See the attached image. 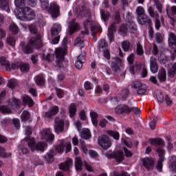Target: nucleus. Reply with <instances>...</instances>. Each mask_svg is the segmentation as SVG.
<instances>
[{
  "label": "nucleus",
  "mask_w": 176,
  "mask_h": 176,
  "mask_svg": "<svg viewBox=\"0 0 176 176\" xmlns=\"http://www.w3.org/2000/svg\"><path fill=\"white\" fill-rule=\"evenodd\" d=\"M136 53L138 56H142V54H144V50L142 49V45H141L140 42L137 43Z\"/></svg>",
  "instance_id": "6e6d98bb"
},
{
  "label": "nucleus",
  "mask_w": 176,
  "mask_h": 176,
  "mask_svg": "<svg viewBox=\"0 0 176 176\" xmlns=\"http://www.w3.org/2000/svg\"><path fill=\"white\" fill-rule=\"evenodd\" d=\"M168 44L171 49H176V35L170 32L168 35Z\"/></svg>",
  "instance_id": "412c9836"
},
{
  "label": "nucleus",
  "mask_w": 176,
  "mask_h": 176,
  "mask_svg": "<svg viewBox=\"0 0 176 176\" xmlns=\"http://www.w3.org/2000/svg\"><path fill=\"white\" fill-rule=\"evenodd\" d=\"M106 134L109 137H112L116 141H119V139L120 138V134L118 131L107 130Z\"/></svg>",
  "instance_id": "bb28decb"
},
{
  "label": "nucleus",
  "mask_w": 176,
  "mask_h": 176,
  "mask_svg": "<svg viewBox=\"0 0 176 176\" xmlns=\"http://www.w3.org/2000/svg\"><path fill=\"white\" fill-rule=\"evenodd\" d=\"M14 4L19 10L15 11L17 19L23 21H31L35 19V12L30 7H25V0H15Z\"/></svg>",
  "instance_id": "f257e3e1"
},
{
  "label": "nucleus",
  "mask_w": 176,
  "mask_h": 176,
  "mask_svg": "<svg viewBox=\"0 0 176 176\" xmlns=\"http://www.w3.org/2000/svg\"><path fill=\"white\" fill-rule=\"evenodd\" d=\"M103 53V56L106 60H111V52H109V48L102 50Z\"/></svg>",
  "instance_id": "bf43d9fd"
},
{
  "label": "nucleus",
  "mask_w": 176,
  "mask_h": 176,
  "mask_svg": "<svg viewBox=\"0 0 176 176\" xmlns=\"http://www.w3.org/2000/svg\"><path fill=\"white\" fill-rule=\"evenodd\" d=\"M98 49L99 50L102 51L108 49V43L105 39H101L98 43Z\"/></svg>",
  "instance_id": "a19ab883"
},
{
  "label": "nucleus",
  "mask_w": 176,
  "mask_h": 176,
  "mask_svg": "<svg viewBox=\"0 0 176 176\" xmlns=\"http://www.w3.org/2000/svg\"><path fill=\"white\" fill-rule=\"evenodd\" d=\"M11 122L10 118H4L1 121V124L3 127H8V126H10Z\"/></svg>",
  "instance_id": "4d7b16f0"
},
{
  "label": "nucleus",
  "mask_w": 176,
  "mask_h": 176,
  "mask_svg": "<svg viewBox=\"0 0 176 176\" xmlns=\"http://www.w3.org/2000/svg\"><path fill=\"white\" fill-rule=\"evenodd\" d=\"M65 53H67V50L64 48L58 47L55 50V54L56 60L55 63L58 68H63L64 65V60L65 58Z\"/></svg>",
  "instance_id": "39448f33"
},
{
  "label": "nucleus",
  "mask_w": 176,
  "mask_h": 176,
  "mask_svg": "<svg viewBox=\"0 0 176 176\" xmlns=\"http://www.w3.org/2000/svg\"><path fill=\"white\" fill-rule=\"evenodd\" d=\"M142 166L148 170V171H152L155 168V160L151 157H146L141 160Z\"/></svg>",
  "instance_id": "9d476101"
},
{
  "label": "nucleus",
  "mask_w": 176,
  "mask_h": 176,
  "mask_svg": "<svg viewBox=\"0 0 176 176\" xmlns=\"http://www.w3.org/2000/svg\"><path fill=\"white\" fill-rule=\"evenodd\" d=\"M147 12L150 16V17H151V19H159L160 15H159V12L157 11H155V9L153 8V7L151 6L148 7L147 9Z\"/></svg>",
  "instance_id": "cd10ccee"
},
{
  "label": "nucleus",
  "mask_w": 176,
  "mask_h": 176,
  "mask_svg": "<svg viewBox=\"0 0 176 176\" xmlns=\"http://www.w3.org/2000/svg\"><path fill=\"white\" fill-rule=\"evenodd\" d=\"M83 166V162L82 159L79 157L76 158L75 167L77 171H82V166Z\"/></svg>",
  "instance_id": "58836bf2"
},
{
  "label": "nucleus",
  "mask_w": 176,
  "mask_h": 176,
  "mask_svg": "<svg viewBox=\"0 0 176 176\" xmlns=\"http://www.w3.org/2000/svg\"><path fill=\"white\" fill-rule=\"evenodd\" d=\"M23 102L25 104V105H28V107H34V100L28 96H23Z\"/></svg>",
  "instance_id": "e433bc0d"
},
{
  "label": "nucleus",
  "mask_w": 176,
  "mask_h": 176,
  "mask_svg": "<svg viewBox=\"0 0 176 176\" xmlns=\"http://www.w3.org/2000/svg\"><path fill=\"white\" fill-rule=\"evenodd\" d=\"M7 43L10 46H14V45H16V39L12 36H8L7 38Z\"/></svg>",
  "instance_id": "69168bd1"
},
{
  "label": "nucleus",
  "mask_w": 176,
  "mask_h": 176,
  "mask_svg": "<svg viewBox=\"0 0 176 176\" xmlns=\"http://www.w3.org/2000/svg\"><path fill=\"white\" fill-rule=\"evenodd\" d=\"M156 97L158 102H164V96L163 95V93H162V91H157Z\"/></svg>",
  "instance_id": "13d9d810"
},
{
  "label": "nucleus",
  "mask_w": 176,
  "mask_h": 176,
  "mask_svg": "<svg viewBox=\"0 0 176 176\" xmlns=\"http://www.w3.org/2000/svg\"><path fill=\"white\" fill-rule=\"evenodd\" d=\"M41 8L43 9H47L49 6V0H40Z\"/></svg>",
  "instance_id": "774afa93"
},
{
  "label": "nucleus",
  "mask_w": 176,
  "mask_h": 176,
  "mask_svg": "<svg viewBox=\"0 0 176 176\" xmlns=\"http://www.w3.org/2000/svg\"><path fill=\"white\" fill-rule=\"evenodd\" d=\"M158 79L160 83H163V82H166L167 79V73L166 72V69H164V67H162L161 69V72L158 74Z\"/></svg>",
  "instance_id": "c85d7f7f"
},
{
  "label": "nucleus",
  "mask_w": 176,
  "mask_h": 176,
  "mask_svg": "<svg viewBox=\"0 0 176 176\" xmlns=\"http://www.w3.org/2000/svg\"><path fill=\"white\" fill-rule=\"evenodd\" d=\"M98 144L100 148H102V149H104L105 151L109 149V147L112 146L111 138L107 135H101L100 136H98Z\"/></svg>",
  "instance_id": "0eeeda50"
},
{
  "label": "nucleus",
  "mask_w": 176,
  "mask_h": 176,
  "mask_svg": "<svg viewBox=\"0 0 176 176\" xmlns=\"http://www.w3.org/2000/svg\"><path fill=\"white\" fill-rule=\"evenodd\" d=\"M139 24L141 25H153V22H152V19L149 18L148 15L146 14L144 15H142L139 19Z\"/></svg>",
  "instance_id": "f3484780"
},
{
  "label": "nucleus",
  "mask_w": 176,
  "mask_h": 176,
  "mask_svg": "<svg viewBox=\"0 0 176 176\" xmlns=\"http://www.w3.org/2000/svg\"><path fill=\"white\" fill-rule=\"evenodd\" d=\"M16 86L17 80H16V79H10V80H8V87L13 90V89H14Z\"/></svg>",
  "instance_id": "09e8293b"
},
{
  "label": "nucleus",
  "mask_w": 176,
  "mask_h": 176,
  "mask_svg": "<svg viewBox=\"0 0 176 176\" xmlns=\"http://www.w3.org/2000/svg\"><path fill=\"white\" fill-rule=\"evenodd\" d=\"M94 24H96L94 21H90L89 19H87L85 21H84L83 25H84L85 31L81 32L80 36H82V35L89 34V30H91Z\"/></svg>",
  "instance_id": "dca6fc26"
},
{
  "label": "nucleus",
  "mask_w": 176,
  "mask_h": 176,
  "mask_svg": "<svg viewBox=\"0 0 176 176\" xmlns=\"http://www.w3.org/2000/svg\"><path fill=\"white\" fill-rule=\"evenodd\" d=\"M25 127V134L26 137L25 138V140L28 144H29V141H31V140H35L34 138H31V135L32 134V127L31 126H26Z\"/></svg>",
  "instance_id": "b1692460"
},
{
  "label": "nucleus",
  "mask_w": 176,
  "mask_h": 176,
  "mask_svg": "<svg viewBox=\"0 0 176 176\" xmlns=\"http://www.w3.org/2000/svg\"><path fill=\"white\" fill-rule=\"evenodd\" d=\"M91 31L92 32V35H96V34H97V32H101V31H102V30L101 29V26H100L98 25H96V23H95L92 26Z\"/></svg>",
  "instance_id": "a18cd8bd"
},
{
  "label": "nucleus",
  "mask_w": 176,
  "mask_h": 176,
  "mask_svg": "<svg viewBox=\"0 0 176 176\" xmlns=\"http://www.w3.org/2000/svg\"><path fill=\"white\" fill-rule=\"evenodd\" d=\"M79 28V23H75V20H73L69 28V34H70V35H72V34H74V32H76V31H78Z\"/></svg>",
  "instance_id": "a878e982"
},
{
  "label": "nucleus",
  "mask_w": 176,
  "mask_h": 176,
  "mask_svg": "<svg viewBox=\"0 0 176 176\" xmlns=\"http://www.w3.org/2000/svg\"><path fill=\"white\" fill-rule=\"evenodd\" d=\"M0 112L4 115H9L12 113V109L5 105L0 106Z\"/></svg>",
  "instance_id": "79ce46f5"
},
{
  "label": "nucleus",
  "mask_w": 176,
  "mask_h": 176,
  "mask_svg": "<svg viewBox=\"0 0 176 176\" xmlns=\"http://www.w3.org/2000/svg\"><path fill=\"white\" fill-rule=\"evenodd\" d=\"M150 69L153 74H156L159 71L157 60L155 56H151L150 58Z\"/></svg>",
  "instance_id": "6ab92c4d"
},
{
  "label": "nucleus",
  "mask_w": 176,
  "mask_h": 176,
  "mask_svg": "<svg viewBox=\"0 0 176 176\" xmlns=\"http://www.w3.org/2000/svg\"><path fill=\"white\" fill-rule=\"evenodd\" d=\"M12 105L16 107V108H20L21 105V100L20 99L14 98L12 101Z\"/></svg>",
  "instance_id": "052dcab7"
},
{
  "label": "nucleus",
  "mask_w": 176,
  "mask_h": 176,
  "mask_svg": "<svg viewBox=\"0 0 176 176\" xmlns=\"http://www.w3.org/2000/svg\"><path fill=\"white\" fill-rule=\"evenodd\" d=\"M45 160L47 163H53L54 162V151L50 150L49 153L45 155Z\"/></svg>",
  "instance_id": "4c0bfd02"
},
{
  "label": "nucleus",
  "mask_w": 176,
  "mask_h": 176,
  "mask_svg": "<svg viewBox=\"0 0 176 176\" xmlns=\"http://www.w3.org/2000/svg\"><path fill=\"white\" fill-rule=\"evenodd\" d=\"M77 108L78 107L75 103L70 104L68 107L70 118H74V116L76 115Z\"/></svg>",
  "instance_id": "7c9ffc66"
},
{
  "label": "nucleus",
  "mask_w": 176,
  "mask_h": 176,
  "mask_svg": "<svg viewBox=\"0 0 176 176\" xmlns=\"http://www.w3.org/2000/svg\"><path fill=\"white\" fill-rule=\"evenodd\" d=\"M20 69L21 72H28L30 65L23 62H17L12 64V69Z\"/></svg>",
  "instance_id": "ddd939ff"
},
{
  "label": "nucleus",
  "mask_w": 176,
  "mask_h": 176,
  "mask_svg": "<svg viewBox=\"0 0 176 176\" xmlns=\"http://www.w3.org/2000/svg\"><path fill=\"white\" fill-rule=\"evenodd\" d=\"M155 41L157 43H162V42H163V36H162V34L160 32L155 34Z\"/></svg>",
  "instance_id": "338daca9"
},
{
  "label": "nucleus",
  "mask_w": 176,
  "mask_h": 176,
  "mask_svg": "<svg viewBox=\"0 0 176 176\" xmlns=\"http://www.w3.org/2000/svg\"><path fill=\"white\" fill-rule=\"evenodd\" d=\"M150 144H151L153 146H164V141L160 138H150L149 139Z\"/></svg>",
  "instance_id": "4be33fe9"
},
{
  "label": "nucleus",
  "mask_w": 176,
  "mask_h": 176,
  "mask_svg": "<svg viewBox=\"0 0 176 176\" xmlns=\"http://www.w3.org/2000/svg\"><path fill=\"white\" fill-rule=\"evenodd\" d=\"M0 9L6 10V12H10V7L9 6V1L0 0Z\"/></svg>",
  "instance_id": "2f4dec72"
},
{
  "label": "nucleus",
  "mask_w": 176,
  "mask_h": 176,
  "mask_svg": "<svg viewBox=\"0 0 176 176\" xmlns=\"http://www.w3.org/2000/svg\"><path fill=\"white\" fill-rule=\"evenodd\" d=\"M65 148V142H64V140H60L59 144L57 146H55V151H56L58 153H63Z\"/></svg>",
  "instance_id": "72a5a7b5"
},
{
  "label": "nucleus",
  "mask_w": 176,
  "mask_h": 176,
  "mask_svg": "<svg viewBox=\"0 0 176 176\" xmlns=\"http://www.w3.org/2000/svg\"><path fill=\"white\" fill-rule=\"evenodd\" d=\"M52 57H54V56L52 55L51 54H43V59L48 63H52Z\"/></svg>",
  "instance_id": "0e129e2a"
},
{
  "label": "nucleus",
  "mask_w": 176,
  "mask_h": 176,
  "mask_svg": "<svg viewBox=\"0 0 176 176\" xmlns=\"http://www.w3.org/2000/svg\"><path fill=\"white\" fill-rule=\"evenodd\" d=\"M156 152L158 153L160 158L157 161L155 168L157 171L162 173V170H163V162H164V153H166V152L164 150H163V148H157Z\"/></svg>",
  "instance_id": "9b49d317"
},
{
  "label": "nucleus",
  "mask_w": 176,
  "mask_h": 176,
  "mask_svg": "<svg viewBox=\"0 0 176 176\" xmlns=\"http://www.w3.org/2000/svg\"><path fill=\"white\" fill-rule=\"evenodd\" d=\"M80 136L84 140H90V138H91V133L90 132V129H82V131H81Z\"/></svg>",
  "instance_id": "473e14b6"
},
{
  "label": "nucleus",
  "mask_w": 176,
  "mask_h": 176,
  "mask_svg": "<svg viewBox=\"0 0 176 176\" xmlns=\"http://www.w3.org/2000/svg\"><path fill=\"white\" fill-rule=\"evenodd\" d=\"M111 68L113 72L114 75H126V71L122 72L124 69L123 65H122V59L117 57L111 60Z\"/></svg>",
  "instance_id": "20e7f679"
},
{
  "label": "nucleus",
  "mask_w": 176,
  "mask_h": 176,
  "mask_svg": "<svg viewBox=\"0 0 176 176\" xmlns=\"http://www.w3.org/2000/svg\"><path fill=\"white\" fill-rule=\"evenodd\" d=\"M36 85L38 86H43L45 85V77L42 74H39L34 78Z\"/></svg>",
  "instance_id": "c9c22d12"
},
{
  "label": "nucleus",
  "mask_w": 176,
  "mask_h": 176,
  "mask_svg": "<svg viewBox=\"0 0 176 176\" xmlns=\"http://www.w3.org/2000/svg\"><path fill=\"white\" fill-rule=\"evenodd\" d=\"M170 166L173 171H174V173H176V156L175 155H172L170 157Z\"/></svg>",
  "instance_id": "de8ad7c7"
},
{
  "label": "nucleus",
  "mask_w": 176,
  "mask_h": 176,
  "mask_svg": "<svg viewBox=\"0 0 176 176\" xmlns=\"http://www.w3.org/2000/svg\"><path fill=\"white\" fill-rule=\"evenodd\" d=\"M72 163L74 162L71 159L67 160L65 163L60 164V170H64L65 171H69V168L72 167Z\"/></svg>",
  "instance_id": "5701e85b"
},
{
  "label": "nucleus",
  "mask_w": 176,
  "mask_h": 176,
  "mask_svg": "<svg viewBox=\"0 0 176 176\" xmlns=\"http://www.w3.org/2000/svg\"><path fill=\"white\" fill-rule=\"evenodd\" d=\"M136 13L138 17H142L145 15V9H144V7L142 6H139L136 8Z\"/></svg>",
  "instance_id": "3c124183"
},
{
  "label": "nucleus",
  "mask_w": 176,
  "mask_h": 176,
  "mask_svg": "<svg viewBox=\"0 0 176 176\" xmlns=\"http://www.w3.org/2000/svg\"><path fill=\"white\" fill-rule=\"evenodd\" d=\"M60 32H61V25L58 24L54 25V28L51 30L52 36H58Z\"/></svg>",
  "instance_id": "c756f323"
},
{
  "label": "nucleus",
  "mask_w": 176,
  "mask_h": 176,
  "mask_svg": "<svg viewBox=\"0 0 176 176\" xmlns=\"http://www.w3.org/2000/svg\"><path fill=\"white\" fill-rule=\"evenodd\" d=\"M12 124H13L14 127H15L16 130L20 129L21 124H20V120H19V118L12 119Z\"/></svg>",
  "instance_id": "864d4df0"
},
{
  "label": "nucleus",
  "mask_w": 176,
  "mask_h": 176,
  "mask_svg": "<svg viewBox=\"0 0 176 176\" xmlns=\"http://www.w3.org/2000/svg\"><path fill=\"white\" fill-rule=\"evenodd\" d=\"M21 47H22L23 53L24 54H32L34 53V48L41 49L43 46L42 37L41 35H37L36 37H32L30 40V43L25 45V42L22 41L20 43Z\"/></svg>",
  "instance_id": "f03ea898"
},
{
  "label": "nucleus",
  "mask_w": 176,
  "mask_h": 176,
  "mask_svg": "<svg viewBox=\"0 0 176 176\" xmlns=\"http://www.w3.org/2000/svg\"><path fill=\"white\" fill-rule=\"evenodd\" d=\"M100 14H101V19L103 20V21L107 22L108 20H109V16H111V14L108 11H105L104 10H100Z\"/></svg>",
  "instance_id": "ea45409f"
},
{
  "label": "nucleus",
  "mask_w": 176,
  "mask_h": 176,
  "mask_svg": "<svg viewBox=\"0 0 176 176\" xmlns=\"http://www.w3.org/2000/svg\"><path fill=\"white\" fill-rule=\"evenodd\" d=\"M154 6L157 9L160 13H163V5L159 0H153Z\"/></svg>",
  "instance_id": "c03bdc74"
},
{
  "label": "nucleus",
  "mask_w": 176,
  "mask_h": 176,
  "mask_svg": "<svg viewBox=\"0 0 176 176\" xmlns=\"http://www.w3.org/2000/svg\"><path fill=\"white\" fill-rule=\"evenodd\" d=\"M58 111H60V109L58 106H53L47 111H45L43 113V118L47 120H52V118L56 116V115L58 113Z\"/></svg>",
  "instance_id": "f8f14e48"
},
{
  "label": "nucleus",
  "mask_w": 176,
  "mask_h": 176,
  "mask_svg": "<svg viewBox=\"0 0 176 176\" xmlns=\"http://www.w3.org/2000/svg\"><path fill=\"white\" fill-rule=\"evenodd\" d=\"M121 21L122 19H120V14L118 12H115L113 23H116V24H120Z\"/></svg>",
  "instance_id": "5fc2aeb1"
},
{
  "label": "nucleus",
  "mask_w": 176,
  "mask_h": 176,
  "mask_svg": "<svg viewBox=\"0 0 176 176\" xmlns=\"http://www.w3.org/2000/svg\"><path fill=\"white\" fill-rule=\"evenodd\" d=\"M41 140H45L47 142H53L54 141V135L52 133V129H47L43 131Z\"/></svg>",
  "instance_id": "2eb2a0df"
},
{
  "label": "nucleus",
  "mask_w": 176,
  "mask_h": 176,
  "mask_svg": "<svg viewBox=\"0 0 176 176\" xmlns=\"http://www.w3.org/2000/svg\"><path fill=\"white\" fill-rule=\"evenodd\" d=\"M119 34L122 36H127V32L129 31V27L127 24L122 23L119 26L118 28Z\"/></svg>",
  "instance_id": "393cba45"
},
{
  "label": "nucleus",
  "mask_w": 176,
  "mask_h": 176,
  "mask_svg": "<svg viewBox=\"0 0 176 176\" xmlns=\"http://www.w3.org/2000/svg\"><path fill=\"white\" fill-rule=\"evenodd\" d=\"M156 122H157V116H154L153 120L149 123L151 130H155V127H156Z\"/></svg>",
  "instance_id": "680f3d73"
},
{
  "label": "nucleus",
  "mask_w": 176,
  "mask_h": 176,
  "mask_svg": "<svg viewBox=\"0 0 176 176\" xmlns=\"http://www.w3.org/2000/svg\"><path fill=\"white\" fill-rule=\"evenodd\" d=\"M115 112L118 115H123L124 113L125 115H130L131 112L134 115H139V113H141V110L138 109L137 107H130L127 104H119L116 107Z\"/></svg>",
  "instance_id": "7ed1b4c3"
},
{
  "label": "nucleus",
  "mask_w": 176,
  "mask_h": 176,
  "mask_svg": "<svg viewBox=\"0 0 176 176\" xmlns=\"http://www.w3.org/2000/svg\"><path fill=\"white\" fill-rule=\"evenodd\" d=\"M45 10H47L48 12L50 13L53 19H57V17L60 16V6H58L56 2L51 3Z\"/></svg>",
  "instance_id": "1a4fd4ad"
},
{
  "label": "nucleus",
  "mask_w": 176,
  "mask_h": 176,
  "mask_svg": "<svg viewBox=\"0 0 176 176\" xmlns=\"http://www.w3.org/2000/svg\"><path fill=\"white\" fill-rule=\"evenodd\" d=\"M122 47L124 52H129L130 50V43L129 41H124L122 43Z\"/></svg>",
  "instance_id": "603ef678"
},
{
  "label": "nucleus",
  "mask_w": 176,
  "mask_h": 176,
  "mask_svg": "<svg viewBox=\"0 0 176 176\" xmlns=\"http://www.w3.org/2000/svg\"><path fill=\"white\" fill-rule=\"evenodd\" d=\"M118 25V23H114V22H112L109 28H108V31H111V32H116V28H117V26Z\"/></svg>",
  "instance_id": "e2e57ef3"
},
{
  "label": "nucleus",
  "mask_w": 176,
  "mask_h": 176,
  "mask_svg": "<svg viewBox=\"0 0 176 176\" xmlns=\"http://www.w3.org/2000/svg\"><path fill=\"white\" fill-rule=\"evenodd\" d=\"M28 145L32 152H34V151H40V152H45V148L47 146V144H46V142H40L36 144V142H35V139H32L29 140V144H28Z\"/></svg>",
  "instance_id": "423d86ee"
},
{
  "label": "nucleus",
  "mask_w": 176,
  "mask_h": 176,
  "mask_svg": "<svg viewBox=\"0 0 176 176\" xmlns=\"http://www.w3.org/2000/svg\"><path fill=\"white\" fill-rule=\"evenodd\" d=\"M85 61H86V56L83 54H80L77 57V60L75 63V67L77 68V69H80V68L83 67Z\"/></svg>",
  "instance_id": "aec40b11"
},
{
  "label": "nucleus",
  "mask_w": 176,
  "mask_h": 176,
  "mask_svg": "<svg viewBox=\"0 0 176 176\" xmlns=\"http://www.w3.org/2000/svg\"><path fill=\"white\" fill-rule=\"evenodd\" d=\"M55 124H54V131L57 134H60L64 131V126H65V122L64 120L58 118V117L55 118Z\"/></svg>",
  "instance_id": "4468645a"
},
{
  "label": "nucleus",
  "mask_w": 176,
  "mask_h": 176,
  "mask_svg": "<svg viewBox=\"0 0 176 176\" xmlns=\"http://www.w3.org/2000/svg\"><path fill=\"white\" fill-rule=\"evenodd\" d=\"M130 95V89L129 88H122L118 93V98L121 101H126Z\"/></svg>",
  "instance_id": "a211bd4d"
},
{
  "label": "nucleus",
  "mask_w": 176,
  "mask_h": 176,
  "mask_svg": "<svg viewBox=\"0 0 176 176\" xmlns=\"http://www.w3.org/2000/svg\"><path fill=\"white\" fill-rule=\"evenodd\" d=\"M29 30L30 31L31 34H37L38 33V28H36V24L33 23L28 25Z\"/></svg>",
  "instance_id": "8fccbe9b"
},
{
  "label": "nucleus",
  "mask_w": 176,
  "mask_h": 176,
  "mask_svg": "<svg viewBox=\"0 0 176 176\" xmlns=\"http://www.w3.org/2000/svg\"><path fill=\"white\" fill-rule=\"evenodd\" d=\"M107 159H114L117 163H122L124 160V153L122 151H118L116 152L109 151L106 153Z\"/></svg>",
  "instance_id": "6e6552de"
},
{
  "label": "nucleus",
  "mask_w": 176,
  "mask_h": 176,
  "mask_svg": "<svg viewBox=\"0 0 176 176\" xmlns=\"http://www.w3.org/2000/svg\"><path fill=\"white\" fill-rule=\"evenodd\" d=\"M10 30L12 32L14 35H17V34H19V27L14 23L10 24Z\"/></svg>",
  "instance_id": "49530a36"
},
{
  "label": "nucleus",
  "mask_w": 176,
  "mask_h": 176,
  "mask_svg": "<svg viewBox=\"0 0 176 176\" xmlns=\"http://www.w3.org/2000/svg\"><path fill=\"white\" fill-rule=\"evenodd\" d=\"M90 116L92 124L95 127H97V126H98V120H97V118H98V113H97L96 111H91Z\"/></svg>",
  "instance_id": "f704fd0d"
},
{
  "label": "nucleus",
  "mask_w": 176,
  "mask_h": 176,
  "mask_svg": "<svg viewBox=\"0 0 176 176\" xmlns=\"http://www.w3.org/2000/svg\"><path fill=\"white\" fill-rule=\"evenodd\" d=\"M31 117V115L30 114V112L27 110H24L22 114L21 115V118L22 122H27V120H30V118Z\"/></svg>",
  "instance_id": "37998d69"
}]
</instances>
